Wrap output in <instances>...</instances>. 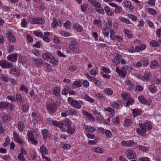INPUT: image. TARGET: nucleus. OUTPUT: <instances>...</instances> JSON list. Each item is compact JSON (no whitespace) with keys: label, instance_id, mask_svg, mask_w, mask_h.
Listing matches in <instances>:
<instances>
[{"label":"nucleus","instance_id":"obj_1","mask_svg":"<svg viewBox=\"0 0 161 161\" xmlns=\"http://www.w3.org/2000/svg\"><path fill=\"white\" fill-rule=\"evenodd\" d=\"M71 121L68 119H66L61 122V128L64 131L68 132L70 134L74 133L75 129L74 127L70 126Z\"/></svg>","mask_w":161,"mask_h":161},{"label":"nucleus","instance_id":"obj_2","mask_svg":"<svg viewBox=\"0 0 161 161\" xmlns=\"http://www.w3.org/2000/svg\"><path fill=\"white\" fill-rule=\"evenodd\" d=\"M140 126L143 133H144L147 131V129L150 130L152 128V126L149 122L146 121L144 124H139Z\"/></svg>","mask_w":161,"mask_h":161},{"label":"nucleus","instance_id":"obj_3","mask_svg":"<svg viewBox=\"0 0 161 161\" xmlns=\"http://www.w3.org/2000/svg\"><path fill=\"white\" fill-rule=\"evenodd\" d=\"M68 101L70 104L76 108L79 109L81 108V105L78 101L73 99L71 97H69L68 98Z\"/></svg>","mask_w":161,"mask_h":161},{"label":"nucleus","instance_id":"obj_4","mask_svg":"<svg viewBox=\"0 0 161 161\" xmlns=\"http://www.w3.org/2000/svg\"><path fill=\"white\" fill-rule=\"evenodd\" d=\"M57 108V104L54 102L48 104L47 107V109L49 113H54L56 111Z\"/></svg>","mask_w":161,"mask_h":161},{"label":"nucleus","instance_id":"obj_5","mask_svg":"<svg viewBox=\"0 0 161 161\" xmlns=\"http://www.w3.org/2000/svg\"><path fill=\"white\" fill-rule=\"evenodd\" d=\"M0 66L3 68L10 69L13 67V64L11 62L2 60L0 61Z\"/></svg>","mask_w":161,"mask_h":161},{"label":"nucleus","instance_id":"obj_6","mask_svg":"<svg viewBox=\"0 0 161 161\" xmlns=\"http://www.w3.org/2000/svg\"><path fill=\"white\" fill-rule=\"evenodd\" d=\"M126 156L129 159L135 158L136 157V154L135 152L132 150H127L125 153Z\"/></svg>","mask_w":161,"mask_h":161},{"label":"nucleus","instance_id":"obj_7","mask_svg":"<svg viewBox=\"0 0 161 161\" xmlns=\"http://www.w3.org/2000/svg\"><path fill=\"white\" fill-rule=\"evenodd\" d=\"M43 58L45 60L49 59L52 61L55 59L54 56L50 53L47 52L44 53L42 55Z\"/></svg>","mask_w":161,"mask_h":161},{"label":"nucleus","instance_id":"obj_8","mask_svg":"<svg viewBox=\"0 0 161 161\" xmlns=\"http://www.w3.org/2000/svg\"><path fill=\"white\" fill-rule=\"evenodd\" d=\"M109 4L112 7L115 8V9L114 11V12L115 13L117 14L119 13L122 10V8L120 6H119L117 4L114 3H109Z\"/></svg>","mask_w":161,"mask_h":161},{"label":"nucleus","instance_id":"obj_9","mask_svg":"<svg viewBox=\"0 0 161 161\" xmlns=\"http://www.w3.org/2000/svg\"><path fill=\"white\" fill-rule=\"evenodd\" d=\"M7 58L8 60L12 62H15L17 59V54L13 53L10 54L8 56Z\"/></svg>","mask_w":161,"mask_h":161},{"label":"nucleus","instance_id":"obj_10","mask_svg":"<svg viewBox=\"0 0 161 161\" xmlns=\"http://www.w3.org/2000/svg\"><path fill=\"white\" fill-rule=\"evenodd\" d=\"M121 145L125 146L131 147L134 144V142L133 141L131 140L127 141H123L121 142Z\"/></svg>","mask_w":161,"mask_h":161},{"label":"nucleus","instance_id":"obj_11","mask_svg":"<svg viewBox=\"0 0 161 161\" xmlns=\"http://www.w3.org/2000/svg\"><path fill=\"white\" fill-rule=\"evenodd\" d=\"M13 136L14 140L16 141L17 142L19 143L20 145L23 144V141L20 139L19 134H18L16 133H14Z\"/></svg>","mask_w":161,"mask_h":161},{"label":"nucleus","instance_id":"obj_12","mask_svg":"<svg viewBox=\"0 0 161 161\" xmlns=\"http://www.w3.org/2000/svg\"><path fill=\"white\" fill-rule=\"evenodd\" d=\"M147 47L146 45L144 44H140L138 46L135 47L136 51L137 52L142 51L145 49Z\"/></svg>","mask_w":161,"mask_h":161},{"label":"nucleus","instance_id":"obj_13","mask_svg":"<svg viewBox=\"0 0 161 161\" xmlns=\"http://www.w3.org/2000/svg\"><path fill=\"white\" fill-rule=\"evenodd\" d=\"M39 151L42 153V156L46 155L48 153L47 149L43 145L40 147Z\"/></svg>","mask_w":161,"mask_h":161},{"label":"nucleus","instance_id":"obj_14","mask_svg":"<svg viewBox=\"0 0 161 161\" xmlns=\"http://www.w3.org/2000/svg\"><path fill=\"white\" fill-rule=\"evenodd\" d=\"M7 35L8 36V38L11 42H16V39L11 32L8 33Z\"/></svg>","mask_w":161,"mask_h":161},{"label":"nucleus","instance_id":"obj_15","mask_svg":"<svg viewBox=\"0 0 161 161\" xmlns=\"http://www.w3.org/2000/svg\"><path fill=\"white\" fill-rule=\"evenodd\" d=\"M10 73L16 76L19 75L20 73L19 70L16 68H12L10 70Z\"/></svg>","mask_w":161,"mask_h":161},{"label":"nucleus","instance_id":"obj_16","mask_svg":"<svg viewBox=\"0 0 161 161\" xmlns=\"http://www.w3.org/2000/svg\"><path fill=\"white\" fill-rule=\"evenodd\" d=\"M83 114L85 115L89 120L92 121L94 120V118L92 115L86 111H83Z\"/></svg>","mask_w":161,"mask_h":161},{"label":"nucleus","instance_id":"obj_17","mask_svg":"<svg viewBox=\"0 0 161 161\" xmlns=\"http://www.w3.org/2000/svg\"><path fill=\"white\" fill-rule=\"evenodd\" d=\"M124 4L126 7L129 8V10H132L134 9V7L132 5L131 2L130 1H125Z\"/></svg>","mask_w":161,"mask_h":161},{"label":"nucleus","instance_id":"obj_18","mask_svg":"<svg viewBox=\"0 0 161 161\" xmlns=\"http://www.w3.org/2000/svg\"><path fill=\"white\" fill-rule=\"evenodd\" d=\"M116 71L120 76H121L124 77L126 74V71L120 70L119 68L117 67L116 68Z\"/></svg>","mask_w":161,"mask_h":161},{"label":"nucleus","instance_id":"obj_19","mask_svg":"<svg viewBox=\"0 0 161 161\" xmlns=\"http://www.w3.org/2000/svg\"><path fill=\"white\" fill-rule=\"evenodd\" d=\"M77 46L78 42L77 41L75 40V39H73L71 41L69 46L70 49H73V48Z\"/></svg>","mask_w":161,"mask_h":161},{"label":"nucleus","instance_id":"obj_20","mask_svg":"<svg viewBox=\"0 0 161 161\" xmlns=\"http://www.w3.org/2000/svg\"><path fill=\"white\" fill-rule=\"evenodd\" d=\"M9 77L7 75L5 74L0 75V80L2 81L7 82L9 80Z\"/></svg>","mask_w":161,"mask_h":161},{"label":"nucleus","instance_id":"obj_21","mask_svg":"<svg viewBox=\"0 0 161 161\" xmlns=\"http://www.w3.org/2000/svg\"><path fill=\"white\" fill-rule=\"evenodd\" d=\"M10 119V116L8 114L3 115L2 118V121L4 123L8 122Z\"/></svg>","mask_w":161,"mask_h":161},{"label":"nucleus","instance_id":"obj_22","mask_svg":"<svg viewBox=\"0 0 161 161\" xmlns=\"http://www.w3.org/2000/svg\"><path fill=\"white\" fill-rule=\"evenodd\" d=\"M102 32L104 36H108L110 30V27H106L102 30Z\"/></svg>","mask_w":161,"mask_h":161},{"label":"nucleus","instance_id":"obj_23","mask_svg":"<svg viewBox=\"0 0 161 161\" xmlns=\"http://www.w3.org/2000/svg\"><path fill=\"white\" fill-rule=\"evenodd\" d=\"M21 95L19 94H17L16 95L15 98V101L17 102H19L22 103L23 101Z\"/></svg>","mask_w":161,"mask_h":161},{"label":"nucleus","instance_id":"obj_24","mask_svg":"<svg viewBox=\"0 0 161 161\" xmlns=\"http://www.w3.org/2000/svg\"><path fill=\"white\" fill-rule=\"evenodd\" d=\"M73 28L75 30H77L78 32H81L82 31V27L79 24L76 23L73 26Z\"/></svg>","mask_w":161,"mask_h":161},{"label":"nucleus","instance_id":"obj_25","mask_svg":"<svg viewBox=\"0 0 161 161\" xmlns=\"http://www.w3.org/2000/svg\"><path fill=\"white\" fill-rule=\"evenodd\" d=\"M53 94L56 96L59 97L60 95V90L58 87H55L53 89Z\"/></svg>","mask_w":161,"mask_h":161},{"label":"nucleus","instance_id":"obj_26","mask_svg":"<svg viewBox=\"0 0 161 161\" xmlns=\"http://www.w3.org/2000/svg\"><path fill=\"white\" fill-rule=\"evenodd\" d=\"M95 10L98 12L100 14H103L104 13V10L101 7V4L98 5L97 7H96L95 8Z\"/></svg>","mask_w":161,"mask_h":161},{"label":"nucleus","instance_id":"obj_27","mask_svg":"<svg viewBox=\"0 0 161 161\" xmlns=\"http://www.w3.org/2000/svg\"><path fill=\"white\" fill-rule=\"evenodd\" d=\"M121 58V57L120 55H118L115 56L114 61V64H117L118 63H119L120 59Z\"/></svg>","mask_w":161,"mask_h":161},{"label":"nucleus","instance_id":"obj_28","mask_svg":"<svg viewBox=\"0 0 161 161\" xmlns=\"http://www.w3.org/2000/svg\"><path fill=\"white\" fill-rule=\"evenodd\" d=\"M93 23L95 25H97L98 27L102 28V24L100 20L97 19H95L94 20Z\"/></svg>","mask_w":161,"mask_h":161},{"label":"nucleus","instance_id":"obj_29","mask_svg":"<svg viewBox=\"0 0 161 161\" xmlns=\"http://www.w3.org/2000/svg\"><path fill=\"white\" fill-rule=\"evenodd\" d=\"M104 10L107 14L110 16H112L113 14V12L110 9V8L108 6H106L104 7Z\"/></svg>","mask_w":161,"mask_h":161},{"label":"nucleus","instance_id":"obj_30","mask_svg":"<svg viewBox=\"0 0 161 161\" xmlns=\"http://www.w3.org/2000/svg\"><path fill=\"white\" fill-rule=\"evenodd\" d=\"M133 113L134 117H135L138 115H140L142 113V111L138 109H134L133 110Z\"/></svg>","mask_w":161,"mask_h":161},{"label":"nucleus","instance_id":"obj_31","mask_svg":"<svg viewBox=\"0 0 161 161\" xmlns=\"http://www.w3.org/2000/svg\"><path fill=\"white\" fill-rule=\"evenodd\" d=\"M138 100L139 102L143 104H146L147 100L143 96H140L138 97Z\"/></svg>","mask_w":161,"mask_h":161},{"label":"nucleus","instance_id":"obj_32","mask_svg":"<svg viewBox=\"0 0 161 161\" xmlns=\"http://www.w3.org/2000/svg\"><path fill=\"white\" fill-rule=\"evenodd\" d=\"M110 38L111 40L114 41L116 39V35H115V33L113 29H111L110 30Z\"/></svg>","mask_w":161,"mask_h":161},{"label":"nucleus","instance_id":"obj_33","mask_svg":"<svg viewBox=\"0 0 161 161\" xmlns=\"http://www.w3.org/2000/svg\"><path fill=\"white\" fill-rule=\"evenodd\" d=\"M86 130L88 132L92 133L96 130V129L92 126H88L86 128Z\"/></svg>","mask_w":161,"mask_h":161},{"label":"nucleus","instance_id":"obj_34","mask_svg":"<svg viewBox=\"0 0 161 161\" xmlns=\"http://www.w3.org/2000/svg\"><path fill=\"white\" fill-rule=\"evenodd\" d=\"M150 45L153 47H157L159 45V42L154 40H152L150 42Z\"/></svg>","mask_w":161,"mask_h":161},{"label":"nucleus","instance_id":"obj_35","mask_svg":"<svg viewBox=\"0 0 161 161\" xmlns=\"http://www.w3.org/2000/svg\"><path fill=\"white\" fill-rule=\"evenodd\" d=\"M124 33L129 38H130L132 36L131 32L129 30L125 29L124 31Z\"/></svg>","mask_w":161,"mask_h":161},{"label":"nucleus","instance_id":"obj_36","mask_svg":"<svg viewBox=\"0 0 161 161\" xmlns=\"http://www.w3.org/2000/svg\"><path fill=\"white\" fill-rule=\"evenodd\" d=\"M88 2L91 3V4L96 8V7L99 5L100 3L94 0H88Z\"/></svg>","mask_w":161,"mask_h":161},{"label":"nucleus","instance_id":"obj_37","mask_svg":"<svg viewBox=\"0 0 161 161\" xmlns=\"http://www.w3.org/2000/svg\"><path fill=\"white\" fill-rule=\"evenodd\" d=\"M158 65V63L157 61L154 60L152 62L150 63V67L152 69H154Z\"/></svg>","mask_w":161,"mask_h":161},{"label":"nucleus","instance_id":"obj_38","mask_svg":"<svg viewBox=\"0 0 161 161\" xmlns=\"http://www.w3.org/2000/svg\"><path fill=\"white\" fill-rule=\"evenodd\" d=\"M25 128V125L23 122L19 121L18 123V129L20 131H23Z\"/></svg>","mask_w":161,"mask_h":161},{"label":"nucleus","instance_id":"obj_39","mask_svg":"<svg viewBox=\"0 0 161 161\" xmlns=\"http://www.w3.org/2000/svg\"><path fill=\"white\" fill-rule=\"evenodd\" d=\"M93 83L95 84L96 86L99 88H102V82L99 80H94Z\"/></svg>","mask_w":161,"mask_h":161},{"label":"nucleus","instance_id":"obj_40","mask_svg":"<svg viewBox=\"0 0 161 161\" xmlns=\"http://www.w3.org/2000/svg\"><path fill=\"white\" fill-rule=\"evenodd\" d=\"M119 19L123 23L127 24H131V22L130 21V20L124 18L119 17Z\"/></svg>","mask_w":161,"mask_h":161},{"label":"nucleus","instance_id":"obj_41","mask_svg":"<svg viewBox=\"0 0 161 161\" xmlns=\"http://www.w3.org/2000/svg\"><path fill=\"white\" fill-rule=\"evenodd\" d=\"M147 10L149 13V14H150L154 15L157 14V11L154 9L150 8H148Z\"/></svg>","mask_w":161,"mask_h":161},{"label":"nucleus","instance_id":"obj_42","mask_svg":"<svg viewBox=\"0 0 161 161\" xmlns=\"http://www.w3.org/2000/svg\"><path fill=\"white\" fill-rule=\"evenodd\" d=\"M132 122V120L130 119H127L125 121L124 125L125 127L130 126Z\"/></svg>","mask_w":161,"mask_h":161},{"label":"nucleus","instance_id":"obj_43","mask_svg":"<svg viewBox=\"0 0 161 161\" xmlns=\"http://www.w3.org/2000/svg\"><path fill=\"white\" fill-rule=\"evenodd\" d=\"M149 88L151 92L152 93H156L157 91L156 87L153 85H150Z\"/></svg>","mask_w":161,"mask_h":161},{"label":"nucleus","instance_id":"obj_44","mask_svg":"<svg viewBox=\"0 0 161 161\" xmlns=\"http://www.w3.org/2000/svg\"><path fill=\"white\" fill-rule=\"evenodd\" d=\"M92 150L97 153H103L102 149L100 147H96L92 149Z\"/></svg>","mask_w":161,"mask_h":161},{"label":"nucleus","instance_id":"obj_45","mask_svg":"<svg viewBox=\"0 0 161 161\" xmlns=\"http://www.w3.org/2000/svg\"><path fill=\"white\" fill-rule=\"evenodd\" d=\"M84 98L86 100L91 103H93L94 102V99L86 94L85 95Z\"/></svg>","mask_w":161,"mask_h":161},{"label":"nucleus","instance_id":"obj_46","mask_svg":"<svg viewBox=\"0 0 161 161\" xmlns=\"http://www.w3.org/2000/svg\"><path fill=\"white\" fill-rule=\"evenodd\" d=\"M104 92L107 95H110L113 93L112 90L110 88H107L104 90Z\"/></svg>","mask_w":161,"mask_h":161},{"label":"nucleus","instance_id":"obj_47","mask_svg":"<svg viewBox=\"0 0 161 161\" xmlns=\"http://www.w3.org/2000/svg\"><path fill=\"white\" fill-rule=\"evenodd\" d=\"M58 25V22L55 18H53L51 26L53 28L56 27Z\"/></svg>","mask_w":161,"mask_h":161},{"label":"nucleus","instance_id":"obj_48","mask_svg":"<svg viewBox=\"0 0 161 161\" xmlns=\"http://www.w3.org/2000/svg\"><path fill=\"white\" fill-rule=\"evenodd\" d=\"M8 103L6 102H0V108H4L8 107Z\"/></svg>","mask_w":161,"mask_h":161},{"label":"nucleus","instance_id":"obj_49","mask_svg":"<svg viewBox=\"0 0 161 161\" xmlns=\"http://www.w3.org/2000/svg\"><path fill=\"white\" fill-rule=\"evenodd\" d=\"M67 113L69 114H71L72 115H75L77 114V111L73 109H69L67 111Z\"/></svg>","mask_w":161,"mask_h":161},{"label":"nucleus","instance_id":"obj_50","mask_svg":"<svg viewBox=\"0 0 161 161\" xmlns=\"http://www.w3.org/2000/svg\"><path fill=\"white\" fill-rule=\"evenodd\" d=\"M134 103L133 99L132 98H129L128 100H127L126 103V106H128Z\"/></svg>","mask_w":161,"mask_h":161},{"label":"nucleus","instance_id":"obj_51","mask_svg":"<svg viewBox=\"0 0 161 161\" xmlns=\"http://www.w3.org/2000/svg\"><path fill=\"white\" fill-rule=\"evenodd\" d=\"M47 132L48 131L46 129H44L42 130V133L44 139H46L47 138L48 136Z\"/></svg>","mask_w":161,"mask_h":161},{"label":"nucleus","instance_id":"obj_52","mask_svg":"<svg viewBox=\"0 0 161 161\" xmlns=\"http://www.w3.org/2000/svg\"><path fill=\"white\" fill-rule=\"evenodd\" d=\"M69 88L67 87L63 89L62 90V94L65 95L68 94L69 91Z\"/></svg>","mask_w":161,"mask_h":161},{"label":"nucleus","instance_id":"obj_53","mask_svg":"<svg viewBox=\"0 0 161 161\" xmlns=\"http://www.w3.org/2000/svg\"><path fill=\"white\" fill-rule=\"evenodd\" d=\"M151 77V75H150L149 73H147L144 75V79H143V80L144 81H147Z\"/></svg>","mask_w":161,"mask_h":161},{"label":"nucleus","instance_id":"obj_54","mask_svg":"<svg viewBox=\"0 0 161 161\" xmlns=\"http://www.w3.org/2000/svg\"><path fill=\"white\" fill-rule=\"evenodd\" d=\"M28 22L26 19H23L21 21V25L22 27H25L26 26V25L27 24Z\"/></svg>","mask_w":161,"mask_h":161},{"label":"nucleus","instance_id":"obj_55","mask_svg":"<svg viewBox=\"0 0 161 161\" xmlns=\"http://www.w3.org/2000/svg\"><path fill=\"white\" fill-rule=\"evenodd\" d=\"M37 19L30 18L29 19V21L31 24H37Z\"/></svg>","mask_w":161,"mask_h":161},{"label":"nucleus","instance_id":"obj_56","mask_svg":"<svg viewBox=\"0 0 161 161\" xmlns=\"http://www.w3.org/2000/svg\"><path fill=\"white\" fill-rule=\"evenodd\" d=\"M137 148L142 151L147 152L148 150V149L147 147H145L143 146L140 145L138 146Z\"/></svg>","mask_w":161,"mask_h":161},{"label":"nucleus","instance_id":"obj_57","mask_svg":"<svg viewBox=\"0 0 161 161\" xmlns=\"http://www.w3.org/2000/svg\"><path fill=\"white\" fill-rule=\"evenodd\" d=\"M105 110L106 111L111 112L112 114L113 115H114V109L112 108L108 107V108H105Z\"/></svg>","mask_w":161,"mask_h":161},{"label":"nucleus","instance_id":"obj_58","mask_svg":"<svg viewBox=\"0 0 161 161\" xmlns=\"http://www.w3.org/2000/svg\"><path fill=\"white\" fill-rule=\"evenodd\" d=\"M37 24H43L45 22V20L41 17H39L37 19Z\"/></svg>","mask_w":161,"mask_h":161},{"label":"nucleus","instance_id":"obj_59","mask_svg":"<svg viewBox=\"0 0 161 161\" xmlns=\"http://www.w3.org/2000/svg\"><path fill=\"white\" fill-rule=\"evenodd\" d=\"M53 125L56 127L61 128V122L57 121H53L52 122Z\"/></svg>","mask_w":161,"mask_h":161},{"label":"nucleus","instance_id":"obj_60","mask_svg":"<svg viewBox=\"0 0 161 161\" xmlns=\"http://www.w3.org/2000/svg\"><path fill=\"white\" fill-rule=\"evenodd\" d=\"M127 16L130 19L132 20L133 21H135L137 20V17L132 14H129L127 15Z\"/></svg>","mask_w":161,"mask_h":161},{"label":"nucleus","instance_id":"obj_61","mask_svg":"<svg viewBox=\"0 0 161 161\" xmlns=\"http://www.w3.org/2000/svg\"><path fill=\"white\" fill-rule=\"evenodd\" d=\"M113 121L115 124L118 125L119 123L120 119L118 117H117L113 119Z\"/></svg>","mask_w":161,"mask_h":161},{"label":"nucleus","instance_id":"obj_62","mask_svg":"<svg viewBox=\"0 0 161 161\" xmlns=\"http://www.w3.org/2000/svg\"><path fill=\"white\" fill-rule=\"evenodd\" d=\"M71 22L69 21H67L65 23H64V26L66 29H69L70 27V25Z\"/></svg>","mask_w":161,"mask_h":161},{"label":"nucleus","instance_id":"obj_63","mask_svg":"<svg viewBox=\"0 0 161 161\" xmlns=\"http://www.w3.org/2000/svg\"><path fill=\"white\" fill-rule=\"evenodd\" d=\"M35 61L36 64L38 66L41 65L42 63V61L41 59L36 58L35 59Z\"/></svg>","mask_w":161,"mask_h":161},{"label":"nucleus","instance_id":"obj_64","mask_svg":"<svg viewBox=\"0 0 161 161\" xmlns=\"http://www.w3.org/2000/svg\"><path fill=\"white\" fill-rule=\"evenodd\" d=\"M121 97L125 100H127L129 98L130 96L126 93H123L121 95Z\"/></svg>","mask_w":161,"mask_h":161}]
</instances>
